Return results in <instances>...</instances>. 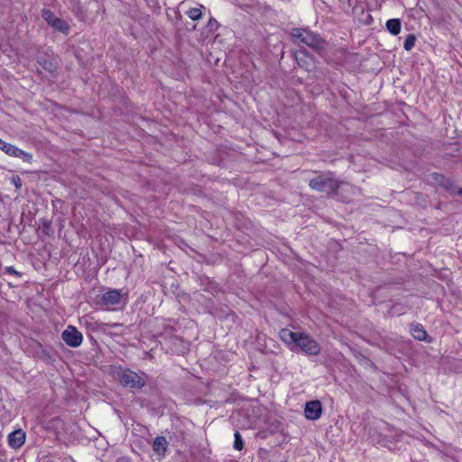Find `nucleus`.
<instances>
[{"mask_svg":"<svg viewBox=\"0 0 462 462\" xmlns=\"http://www.w3.org/2000/svg\"><path fill=\"white\" fill-rule=\"evenodd\" d=\"M279 337L292 352L300 350L307 356H318L320 354V345L307 333L293 332L288 328H282L279 332Z\"/></svg>","mask_w":462,"mask_h":462,"instance_id":"1","label":"nucleus"},{"mask_svg":"<svg viewBox=\"0 0 462 462\" xmlns=\"http://www.w3.org/2000/svg\"><path fill=\"white\" fill-rule=\"evenodd\" d=\"M344 182L334 178L331 171L319 174L310 180L309 186L310 189L327 194L328 196H335Z\"/></svg>","mask_w":462,"mask_h":462,"instance_id":"2","label":"nucleus"},{"mask_svg":"<svg viewBox=\"0 0 462 462\" xmlns=\"http://www.w3.org/2000/svg\"><path fill=\"white\" fill-rule=\"evenodd\" d=\"M291 34L295 42L304 43L319 53L325 48V41L308 29L293 28Z\"/></svg>","mask_w":462,"mask_h":462,"instance_id":"3","label":"nucleus"},{"mask_svg":"<svg viewBox=\"0 0 462 462\" xmlns=\"http://www.w3.org/2000/svg\"><path fill=\"white\" fill-rule=\"evenodd\" d=\"M118 381L122 386L131 389H141L145 385V380L130 369L119 372Z\"/></svg>","mask_w":462,"mask_h":462,"instance_id":"4","label":"nucleus"},{"mask_svg":"<svg viewBox=\"0 0 462 462\" xmlns=\"http://www.w3.org/2000/svg\"><path fill=\"white\" fill-rule=\"evenodd\" d=\"M43 20L54 30L68 34L69 31V23L61 18L57 17L53 12L49 9L42 11Z\"/></svg>","mask_w":462,"mask_h":462,"instance_id":"5","label":"nucleus"},{"mask_svg":"<svg viewBox=\"0 0 462 462\" xmlns=\"http://www.w3.org/2000/svg\"><path fill=\"white\" fill-rule=\"evenodd\" d=\"M122 300V291L117 289H110L102 295L97 296L96 303L105 307H111L120 304Z\"/></svg>","mask_w":462,"mask_h":462,"instance_id":"6","label":"nucleus"},{"mask_svg":"<svg viewBox=\"0 0 462 462\" xmlns=\"http://www.w3.org/2000/svg\"><path fill=\"white\" fill-rule=\"evenodd\" d=\"M61 338L70 347H78L83 341L82 333L74 326H68L61 333Z\"/></svg>","mask_w":462,"mask_h":462,"instance_id":"7","label":"nucleus"},{"mask_svg":"<svg viewBox=\"0 0 462 462\" xmlns=\"http://www.w3.org/2000/svg\"><path fill=\"white\" fill-rule=\"evenodd\" d=\"M36 61L42 69L46 70L47 72L52 74L56 72L58 69V60L57 58L53 56V54L45 53L44 55H38L36 58Z\"/></svg>","mask_w":462,"mask_h":462,"instance_id":"8","label":"nucleus"},{"mask_svg":"<svg viewBox=\"0 0 462 462\" xmlns=\"http://www.w3.org/2000/svg\"><path fill=\"white\" fill-rule=\"evenodd\" d=\"M322 413L321 402L319 401H310L305 404L304 414L308 420H316Z\"/></svg>","mask_w":462,"mask_h":462,"instance_id":"9","label":"nucleus"},{"mask_svg":"<svg viewBox=\"0 0 462 462\" xmlns=\"http://www.w3.org/2000/svg\"><path fill=\"white\" fill-rule=\"evenodd\" d=\"M433 179L436 182H438L441 187H443L446 190L450 192L451 194H461L462 189L454 185L450 179L446 178L442 174L433 173Z\"/></svg>","mask_w":462,"mask_h":462,"instance_id":"10","label":"nucleus"},{"mask_svg":"<svg viewBox=\"0 0 462 462\" xmlns=\"http://www.w3.org/2000/svg\"><path fill=\"white\" fill-rule=\"evenodd\" d=\"M295 59L298 65L305 70L310 71L314 69L313 60L305 50L298 51L295 53Z\"/></svg>","mask_w":462,"mask_h":462,"instance_id":"11","label":"nucleus"},{"mask_svg":"<svg viewBox=\"0 0 462 462\" xmlns=\"http://www.w3.org/2000/svg\"><path fill=\"white\" fill-rule=\"evenodd\" d=\"M25 433L22 430H17L8 435V444L13 448H19L24 444Z\"/></svg>","mask_w":462,"mask_h":462,"instance_id":"12","label":"nucleus"},{"mask_svg":"<svg viewBox=\"0 0 462 462\" xmlns=\"http://www.w3.org/2000/svg\"><path fill=\"white\" fill-rule=\"evenodd\" d=\"M168 448V441L165 437L158 436L153 439L152 449L159 456H164Z\"/></svg>","mask_w":462,"mask_h":462,"instance_id":"13","label":"nucleus"},{"mask_svg":"<svg viewBox=\"0 0 462 462\" xmlns=\"http://www.w3.org/2000/svg\"><path fill=\"white\" fill-rule=\"evenodd\" d=\"M411 335L412 337L420 341H424L427 338V331L424 329L421 324L416 323L411 324Z\"/></svg>","mask_w":462,"mask_h":462,"instance_id":"14","label":"nucleus"},{"mask_svg":"<svg viewBox=\"0 0 462 462\" xmlns=\"http://www.w3.org/2000/svg\"><path fill=\"white\" fill-rule=\"evenodd\" d=\"M386 29L393 35H398L401 32V20L397 18L390 19L386 22Z\"/></svg>","mask_w":462,"mask_h":462,"instance_id":"15","label":"nucleus"},{"mask_svg":"<svg viewBox=\"0 0 462 462\" xmlns=\"http://www.w3.org/2000/svg\"><path fill=\"white\" fill-rule=\"evenodd\" d=\"M202 8H204V6L202 5H199V7L189 8L186 12V14L189 16V18H190L193 21L199 20L202 16V11H201Z\"/></svg>","mask_w":462,"mask_h":462,"instance_id":"16","label":"nucleus"},{"mask_svg":"<svg viewBox=\"0 0 462 462\" xmlns=\"http://www.w3.org/2000/svg\"><path fill=\"white\" fill-rule=\"evenodd\" d=\"M13 157L21 158L26 162H31V161L32 160V155L31 153L26 152L19 149L18 147L15 148Z\"/></svg>","mask_w":462,"mask_h":462,"instance_id":"17","label":"nucleus"},{"mask_svg":"<svg viewBox=\"0 0 462 462\" xmlns=\"http://www.w3.org/2000/svg\"><path fill=\"white\" fill-rule=\"evenodd\" d=\"M16 146L8 143L0 138V150L5 152L7 155L13 156Z\"/></svg>","mask_w":462,"mask_h":462,"instance_id":"18","label":"nucleus"},{"mask_svg":"<svg viewBox=\"0 0 462 462\" xmlns=\"http://www.w3.org/2000/svg\"><path fill=\"white\" fill-rule=\"evenodd\" d=\"M416 37L413 34H408L403 42L405 51H411L415 45Z\"/></svg>","mask_w":462,"mask_h":462,"instance_id":"19","label":"nucleus"},{"mask_svg":"<svg viewBox=\"0 0 462 462\" xmlns=\"http://www.w3.org/2000/svg\"><path fill=\"white\" fill-rule=\"evenodd\" d=\"M234 448L236 450H242L244 448V441L240 433L236 430L235 432Z\"/></svg>","mask_w":462,"mask_h":462,"instance_id":"20","label":"nucleus"},{"mask_svg":"<svg viewBox=\"0 0 462 462\" xmlns=\"http://www.w3.org/2000/svg\"><path fill=\"white\" fill-rule=\"evenodd\" d=\"M5 273H9V274H14V275H16L18 277H21L22 276V273L17 272L13 266H8L5 268Z\"/></svg>","mask_w":462,"mask_h":462,"instance_id":"21","label":"nucleus"},{"mask_svg":"<svg viewBox=\"0 0 462 462\" xmlns=\"http://www.w3.org/2000/svg\"><path fill=\"white\" fill-rule=\"evenodd\" d=\"M60 421L61 420L59 417H55V418L51 419L49 423L54 426L56 424L60 423Z\"/></svg>","mask_w":462,"mask_h":462,"instance_id":"22","label":"nucleus"},{"mask_svg":"<svg viewBox=\"0 0 462 462\" xmlns=\"http://www.w3.org/2000/svg\"><path fill=\"white\" fill-rule=\"evenodd\" d=\"M178 438H180L181 440L186 439V434L183 430H180V436Z\"/></svg>","mask_w":462,"mask_h":462,"instance_id":"23","label":"nucleus"},{"mask_svg":"<svg viewBox=\"0 0 462 462\" xmlns=\"http://www.w3.org/2000/svg\"><path fill=\"white\" fill-rule=\"evenodd\" d=\"M109 326H110L111 328H115V327H117V326H119V324H118V323H114V324H112V325H109Z\"/></svg>","mask_w":462,"mask_h":462,"instance_id":"24","label":"nucleus"},{"mask_svg":"<svg viewBox=\"0 0 462 462\" xmlns=\"http://www.w3.org/2000/svg\"><path fill=\"white\" fill-rule=\"evenodd\" d=\"M15 187H19L21 184H18V181H15Z\"/></svg>","mask_w":462,"mask_h":462,"instance_id":"25","label":"nucleus"},{"mask_svg":"<svg viewBox=\"0 0 462 462\" xmlns=\"http://www.w3.org/2000/svg\"><path fill=\"white\" fill-rule=\"evenodd\" d=\"M15 187H19L21 184H18V181H15Z\"/></svg>","mask_w":462,"mask_h":462,"instance_id":"26","label":"nucleus"}]
</instances>
